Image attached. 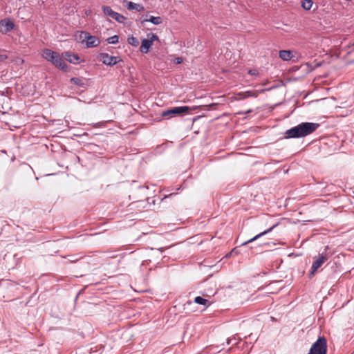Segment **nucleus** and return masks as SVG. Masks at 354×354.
Here are the masks:
<instances>
[{
  "instance_id": "28",
  "label": "nucleus",
  "mask_w": 354,
  "mask_h": 354,
  "mask_svg": "<svg viewBox=\"0 0 354 354\" xmlns=\"http://www.w3.org/2000/svg\"><path fill=\"white\" fill-rule=\"evenodd\" d=\"M250 112H251V111H250V110H248V111L246 112V113H250Z\"/></svg>"
},
{
  "instance_id": "12",
  "label": "nucleus",
  "mask_w": 354,
  "mask_h": 354,
  "mask_svg": "<svg viewBox=\"0 0 354 354\" xmlns=\"http://www.w3.org/2000/svg\"><path fill=\"white\" fill-rule=\"evenodd\" d=\"M127 8L129 10H135L138 12H143L145 10V7L140 3H136L131 1H129L127 3Z\"/></svg>"
},
{
  "instance_id": "2",
  "label": "nucleus",
  "mask_w": 354,
  "mask_h": 354,
  "mask_svg": "<svg viewBox=\"0 0 354 354\" xmlns=\"http://www.w3.org/2000/svg\"><path fill=\"white\" fill-rule=\"evenodd\" d=\"M41 55L43 58L52 63L56 67L63 71H67L68 65L63 61L58 53L48 48H45L42 50Z\"/></svg>"
},
{
  "instance_id": "18",
  "label": "nucleus",
  "mask_w": 354,
  "mask_h": 354,
  "mask_svg": "<svg viewBox=\"0 0 354 354\" xmlns=\"http://www.w3.org/2000/svg\"><path fill=\"white\" fill-rule=\"evenodd\" d=\"M145 21H149L154 25H159L162 22V19L160 17L151 16L149 19H145Z\"/></svg>"
},
{
  "instance_id": "14",
  "label": "nucleus",
  "mask_w": 354,
  "mask_h": 354,
  "mask_svg": "<svg viewBox=\"0 0 354 354\" xmlns=\"http://www.w3.org/2000/svg\"><path fill=\"white\" fill-rule=\"evenodd\" d=\"M279 57L283 61H288L292 58V51L281 50L279 53Z\"/></svg>"
},
{
  "instance_id": "15",
  "label": "nucleus",
  "mask_w": 354,
  "mask_h": 354,
  "mask_svg": "<svg viewBox=\"0 0 354 354\" xmlns=\"http://www.w3.org/2000/svg\"><path fill=\"white\" fill-rule=\"evenodd\" d=\"M102 9L105 15L109 16L111 18L113 17L115 13L116 12L113 11L110 6H103L102 7Z\"/></svg>"
},
{
  "instance_id": "26",
  "label": "nucleus",
  "mask_w": 354,
  "mask_h": 354,
  "mask_svg": "<svg viewBox=\"0 0 354 354\" xmlns=\"http://www.w3.org/2000/svg\"><path fill=\"white\" fill-rule=\"evenodd\" d=\"M238 254L239 252L237 250V248H234L232 249V250L231 251V252L228 254L226 255L227 257H230V255H232V254Z\"/></svg>"
},
{
  "instance_id": "16",
  "label": "nucleus",
  "mask_w": 354,
  "mask_h": 354,
  "mask_svg": "<svg viewBox=\"0 0 354 354\" xmlns=\"http://www.w3.org/2000/svg\"><path fill=\"white\" fill-rule=\"evenodd\" d=\"M240 341H241V338L237 337L236 335H235L231 337H228L227 339L226 343L228 345L231 344V345L234 346V345L238 344Z\"/></svg>"
},
{
  "instance_id": "22",
  "label": "nucleus",
  "mask_w": 354,
  "mask_h": 354,
  "mask_svg": "<svg viewBox=\"0 0 354 354\" xmlns=\"http://www.w3.org/2000/svg\"><path fill=\"white\" fill-rule=\"evenodd\" d=\"M107 42L111 44H116L119 41V36L118 35H113L112 37H109L106 39Z\"/></svg>"
},
{
  "instance_id": "20",
  "label": "nucleus",
  "mask_w": 354,
  "mask_h": 354,
  "mask_svg": "<svg viewBox=\"0 0 354 354\" xmlns=\"http://www.w3.org/2000/svg\"><path fill=\"white\" fill-rule=\"evenodd\" d=\"M113 19H115L117 22L120 23V24H123L124 22V21L126 20V17L124 16H123L122 15H121L117 12L115 13Z\"/></svg>"
},
{
  "instance_id": "4",
  "label": "nucleus",
  "mask_w": 354,
  "mask_h": 354,
  "mask_svg": "<svg viewBox=\"0 0 354 354\" xmlns=\"http://www.w3.org/2000/svg\"><path fill=\"white\" fill-rule=\"evenodd\" d=\"M327 342L324 337H319L313 344L308 354H326Z\"/></svg>"
},
{
  "instance_id": "13",
  "label": "nucleus",
  "mask_w": 354,
  "mask_h": 354,
  "mask_svg": "<svg viewBox=\"0 0 354 354\" xmlns=\"http://www.w3.org/2000/svg\"><path fill=\"white\" fill-rule=\"evenodd\" d=\"M70 82L72 84L84 88H86L87 85L86 81L84 79L79 77H72L71 78Z\"/></svg>"
},
{
  "instance_id": "25",
  "label": "nucleus",
  "mask_w": 354,
  "mask_h": 354,
  "mask_svg": "<svg viewBox=\"0 0 354 354\" xmlns=\"http://www.w3.org/2000/svg\"><path fill=\"white\" fill-rule=\"evenodd\" d=\"M183 58H182V57H176V58L174 59V63H175V64H181V63L183 62Z\"/></svg>"
},
{
  "instance_id": "27",
  "label": "nucleus",
  "mask_w": 354,
  "mask_h": 354,
  "mask_svg": "<svg viewBox=\"0 0 354 354\" xmlns=\"http://www.w3.org/2000/svg\"><path fill=\"white\" fill-rule=\"evenodd\" d=\"M8 58V56L4 54H0V62L5 61Z\"/></svg>"
},
{
  "instance_id": "9",
  "label": "nucleus",
  "mask_w": 354,
  "mask_h": 354,
  "mask_svg": "<svg viewBox=\"0 0 354 354\" xmlns=\"http://www.w3.org/2000/svg\"><path fill=\"white\" fill-rule=\"evenodd\" d=\"M327 260V257L323 254L320 255L317 259H316L312 265L311 271L310 272V276H312L315 274L316 270L322 266V265Z\"/></svg>"
},
{
  "instance_id": "7",
  "label": "nucleus",
  "mask_w": 354,
  "mask_h": 354,
  "mask_svg": "<svg viewBox=\"0 0 354 354\" xmlns=\"http://www.w3.org/2000/svg\"><path fill=\"white\" fill-rule=\"evenodd\" d=\"M82 35H84V40L86 41V46L87 48L96 47L100 45V41L95 36L91 35L87 32H82Z\"/></svg>"
},
{
  "instance_id": "3",
  "label": "nucleus",
  "mask_w": 354,
  "mask_h": 354,
  "mask_svg": "<svg viewBox=\"0 0 354 354\" xmlns=\"http://www.w3.org/2000/svg\"><path fill=\"white\" fill-rule=\"evenodd\" d=\"M196 108V106L190 107L187 106H176L162 111L161 116L167 118H171L177 115L183 116L187 114L189 111L195 110Z\"/></svg>"
},
{
  "instance_id": "24",
  "label": "nucleus",
  "mask_w": 354,
  "mask_h": 354,
  "mask_svg": "<svg viewBox=\"0 0 354 354\" xmlns=\"http://www.w3.org/2000/svg\"><path fill=\"white\" fill-rule=\"evenodd\" d=\"M248 73L250 74L251 75H258V71L256 69H250L248 71Z\"/></svg>"
},
{
  "instance_id": "8",
  "label": "nucleus",
  "mask_w": 354,
  "mask_h": 354,
  "mask_svg": "<svg viewBox=\"0 0 354 354\" xmlns=\"http://www.w3.org/2000/svg\"><path fill=\"white\" fill-rule=\"evenodd\" d=\"M15 24L9 19H5L0 21V32L7 34L14 29Z\"/></svg>"
},
{
  "instance_id": "17",
  "label": "nucleus",
  "mask_w": 354,
  "mask_h": 354,
  "mask_svg": "<svg viewBox=\"0 0 354 354\" xmlns=\"http://www.w3.org/2000/svg\"><path fill=\"white\" fill-rule=\"evenodd\" d=\"M194 302L198 304L207 306H208L210 304V302L207 299H204L200 296L195 297Z\"/></svg>"
},
{
  "instance_id": "1",
  "label": "nucleus",
  "mask_w": 354,
  "mask_h": 354,
  "mask_svg": "<svg viewBox=\"0 0 354 354\" xmlns=\"http://www.w3.org/2000/svg\"><path fill=\"white\" fill-rule=\"evenodd\" d=\"M319 124L314 122H301L299 124L287 130L286 138H299L305 137L317 130Z\"/></svg>"
},
{
  "instance_id": "19",
  "label": "nucleus",
  "mask_w": 354,
  "mask_h": 354,
  "mask_svg": "<svg viewBox=\"0 0 354 354\" xmlns=\"http://www.w3.org/2000/svg\"><path fill=\"white\" fill-rule=\"evenodd\" d=\"M313 4L312 0H303L301 1V6L306 10H309L312 8Z\"/></svg>"
},
{
  "instance_id": "21",
  "label": "nucleus",
  "mask_w": 354,
  "mask_h": 354,
  "mask_svg": "<svg viewBox=\"0 0 354 354\" xmlns=\"http://www.w3.org/2000/svg\"><path fill=\"white\" fill-rule=\"evenodd\" d=\"M127 42L129 44L134 47H137L139 45L138 39L133 36L129 37L127 39Z\"/></svg>"
},
{
  "instance_id": "29",
  "label": "nucleus",
  "mask_w": 354,
  "mask_h": 354,
  "mask_svg": "<svg viewBox=\"0 0 354 354\" xmlns=\"http://www.w3.org/2000/svg\"><path fill=\"white\" fill-rule=\"evenodd\" d=\"M187 304H191L192 301H187Z\"/></svg>"
},
{
  "instance_id": "23",
  "label": "nucleus",
  "mask_w": 354,
  "mask_h": 354,
  "mask_svg": "<svg viewBox=\"0 0 354 354\" xmlns=\"http://www.w3.org/2000/svg\"><path fill=\"white\" fill-rule=\"evenodd\" d=\"M239 96H241V98H245V97H257V94L254 93L252 91H247L244 93H239L238 94Z\"/></svg>"
},
{
  "instance_id": "10",
  "label": "nucleus",
  "mask_w": 354,
  "mask_h": 354,
  "mask_svg": "<svg viewBox=\"0 0 354 354\" xmlns=\"http://www.w3.org/2000/svg\"><path fill=\"white\" fill-rule=\"evenodd\" d=\"M62 55L70 63L74 64L80 63V57L77 54L71 53V52H64Z\"/></svg>"
},
{
  "instance_id": "11",
  "label": "nucleus",
  "mask_w": 354,
  "mask_h": 354,
  "mask_svg": "<svg viewBox=\"0 0 354 354\" xmlns=\"http://www.w3.org/2000/svg\"><path fill=\"white\" fill-rule=\"evenodd\" d=\"M278 225H279V223H276V224L273 225L271 227L268 228V230L259 233V234L254 236L253 238L248 240L247 241H245L241 245H245L248 244L249 243H252V242L254 241L255 240L258 239L259 238L261 237L262 236L268 234L274 228H275Z\"/></svg>"
},
{
  "instance_id": "6",
  "label": "nucleus",
  "mask_w": 354,
  "mask_h": 354,
  "mask_svg": "<svg viewBox=\"0 0 354 354\" xmlns=\"http://www.w3.org/2000/svg\"><path fill=\"white\" fill-rule=\"evenodd\" d=\"M97 59L107 66H114L122 59L118 56H111L106 53H101L97 56Z\"/></svg>"
},
{
  "instance_id": "5",
  "label": "nucleus",
  "mask_w": 354,
  "mask_h": 354,
  "mask_svg": "<svg viewBox=\"0 0 354 354\" xmlns=\"http://www.w3.org/2000/svg\"><path fill=\"white\" fill-rule=\"evenodd\" d=\"M147 37V39H143L142 40L141 46L140 47V52L145 54L149 52L154 41L159 40L158 37L153 33L149 34Z\"/></svg>"
}]
</instances>
